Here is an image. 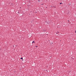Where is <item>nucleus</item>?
<instances>
[{
	"label": "nucleus",
	"mask_w": 76,
	"mask_h": 76,
	"mask_svg": "<svg viewBox=\"0 0 76 76\" xmlns=\"http://www.w3.org/2000/svg\"><path fill=\"white\" fill-rule=\"evenodd\" d=\"M13 47H15V46H13Z\"/></svg>",
	"instance_id": "7"
},
{
	"label": "nucleus",
	"mask_w": 76,
	"mask_h": 76,
	"mask_svg": "<svg viewBox=\"0 0 76 76\" xmlns=\"http://www.w3.org/2000/svg\"><path fill=\"white\" fill-rule=\"evenodd\" d=\"M18 13H19V12H18Z\"/></svg>",
	"instance_id": "6"
},
{
	"label": "nucleus",
	"mask_w": 76,
	"mask_h": 76,
	"mask_svg": "<svg viewBox=\"0 0 76 76\" xmlns=\"http://www.w3.org/2000/svg\"><path fill=\"white\" fill-rule=\"evenodd\" d=\"M20 59H21V60H22V59H23V58H21Z\"/></svg>",
	"instance_id": "2"
},
{
	"label": "nucleus",
	"mask_w": 76,
	"mask_h": 76,
	"mask_svg": "<svg viewBox=\"0 0 76 76\" xmlns=\"http://www.w3.org/2000/svg\"><path fill=\"white\" fill-rule=\"evenodd\" d=\"M62 3H60V4H62Z\"/></svg>",
	"instance_id": "3"
},
{
	"label": "nucleus",
	"mask_w": 76,
	"mask_h": 76,
	"mask_svg": "<svg viewBox=\"0 0 76 76\" xmlns=\"http://www.w3.org/2000/svg\"><path fill=\"white\" fill-rule=\"evenodd\" d=\"M36 47H38V46H36Z\"/></svg>",
	"instance_id": "4"
},
{
	"label": "nucleus",
	"mask_w": 76,
	"mask_h": 76,
	"mask_svg": "<svg viewBox=\"0 0 76 76\" xmlns=\"http://www.w3.org/2000/svg\"><path fill=\"white\" fill-rule=\"evenodd\" d=\"M75 33H76V31H75Z\"/></svg>",
	"instance_id": "5"
},
{
	"label": "nucleus",
	"mask_w": 76,
	"mask_h": 76,
	"mask_svg": "<svg viewBox=\"0 0 76 76\" xmlns=\"http://www.w3.org/2000/svg\"><path fill=\"white\" fill-rule=\"evenodd\" d=\"M68 21H69V20H68Z\"/></svg>",
	"instance_id": "8"
},
{
	"label": "nucleus",
	"mask_w": 76,
	"mask_h": 76,
	"mask_svg": "<svg viewBox=\"0 0 76 76\" xmlns=\"http://www.w3.org/2000/svg\"><path fill=\"white\" fill-rule=\"evenodd\" d=\"M32 43H35V42L34 41H33V42H32Z\"/></svg>",
	"instance_id": "1"
}]
</instances>
